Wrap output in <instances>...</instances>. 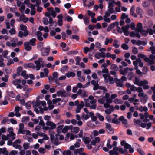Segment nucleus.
I'll list each match as a JSON object with an SVG mask.
<instances>
[{"label": "nucleus", "mask_w": 155, "mask_h": 155, "mask_svg": "<svg viewBox=\"0 0 155 155\" xmlns=\"http://www.w3.org/2000/svg\"><path fill=\"white\" fill-rule=\"evenodd\" d=\"M154 55L153 54H150L149 58L147 57L146 55L142 53H139L138 55V57L139 58L143 59L144 61L147 63V65L149 66L155 64V61L154 60Z\"/></svg>", "instance_id": "obj_1"}, {"label": "nucleus", "mask_w": 155, "mask_h": 155, "mask_svg": "<svg viewBox=\"0 0 155 155\" xmlns=\"http://www.w3.org/2000/svg\"><path fill=\"white\" fill-rule=\"evenodd\" d=\"M50 52V48H43L41 50V54L42 56H48Z\"/></svg>", "instance_id": "obj_2"}, {"label": "nucleus", "mask_w": 155, "mask_h": 155, "mask_svg": "<svg viewBox=\"0 0 155 155\" xmlns=\"http://www.w3.org/2000/svg\"><path fill=\"white\" fill-rule=\"evenodd\" d=\"M140 85L139 86H143V88L144 89H148L149 88V86L147 84H148V82L146 80L144 79L142 81H140Z\"/></svg>", "instance_id": "obj_3"}, {"label": "nucleus", "mask_w": 155, "mask_h": 155, "mask_svg": "<svg viewBox=\"0 0 155 155\" xmlns=\"http://www.w3.org/2000/svg\"><path fill=\"white\" fill-rule=\"evenodd\" d=\"M20 30L24 31V35L25 37L27 36L28 35L29 31L27 30V27L23 24L20 25Z\"/></svg>", "instance_id": "obj_4"}, {"label": "nucleus", "mask_w": 155, "mask_h": 155, "mask_svg": "<svg viewBox=\"0 0 155 155\" xmlns=\"http://www.w3.org/2000/svg\"><path fill=\"white\" fill-rule=\"evenodd\" d=\"M133 121L134 122V125H140V123H141L140 124V126L143 128H145L146 127L147 125L146 123H143L142 122L141 120H140L139 119L136 120L135 119H134L133 120Z\"/></svg>", "instance_id": "obj_5"}, {"label": "nucleus", "mask_w": 155, "mask_h": 155, "mask_svg": "<svg viewBox=\"0 0 155 155\" xmlns=\"http://www.w3.org/2000/svg\"><path fill=\"white\" fill-rule=\"evenodd\" d=\"M57 94L58 96H61V97H66L68 96V94L65 90L64 89H61L57 91Z\"/></svg>", "instance_id": "obj_6"}, {"label": "nucleus", "mask_w": 155, "mask_h": 155, "mask_svg": "<svg viewBox=\"0 0 155 155\" xmlns=\"http://www.w3.org/2000/svg\"><path fill=\"white\" fill-rule=\"evenodd\" d=\"M114 5L111 2H109L108 3V6L107 11L110 12V13H113L114 12Z\"/></svg>", "instance_id": "obj_7"}, {"label": "nucleus", "mask_w": 155, "mask_h": 155, "mask_svg": "<svg viewBox=\"0 0 155 155\" xmlns=\"http://www.w3.org/2000/svg\"><path fill=\"white\" fill-rule=\"evenodd\" d=\"M46 124L50 127L49 128L50 129H54L56 128V124L51 121H47L46 123Z\"/></svg>", "instance_id": "obj_8"}, {"label": "nucleus", "mask_w": 155, "mask_h": 155, "mask_svg": "<svg viewBox=\"0 0 155 155\" xmlns=\"http://www.w3.org/2000/svg\"><path fill=\"white\" fill-rule=\"evenodd\" d=\"M25 49L27 51H30L32 49V47L30 45L28 42H26L24 43Z\"/></svg>", "instance_id": "obj_9"}, {"label": "nucleus", "mask_w": 155, "mask_h": 155, "mask_svg": "<svg viewBox=\"0 0 155 155\" xmlns=\"http://www.w3.org/2000/svg\"><path fill=\"white\" fill-rule=\"evenodd\" d=\"M8 131L9 133V134H7L8 136L11 137V136L15 135V134L13 133V129L12 127H10L8 128Z\"/></svg>", "instance_id": "obj_10"}, {"label": "nucleus", "mask_w": 155, "mask_h": 155, "mask_svg": "<svg viewBox=\"0 0 155 155\" xmlns=\"http://www.w3.org/2000/svg\"><path fill=\"white\" fill-rule=\"evenodd\" d=\"M115 82L116 83V85L117 87H122L123 86V82H121L120 79L117 78H114Z\"/></svg>", "instance_id": "obj_11"}, {"label": "nucleus", "mask_w": 155, "mask_h": 155, "mask_svg": "<svg viewBox=\"0 0 155 155\" xmlns=\"http://www.w3.org/2000/svg\"><path fill=\"white\" fill-rule=\"evenodd\" d=\"M60 46L63 48V51H66L69 49V47H66V44L64 42H61L60 44Z\"/></svg>", "instance_id": "obj_12"}, {"label": "nucleus", "mask_w": 155, "mask_h": 155, "mask_svg": "<svg viewBox=\"0 0 155 155\" xmlns=\"http://www.w3.org/2000/svg\"><path fill=\"white\" fill-rule=\"evenodd\" d=\"M139 116L141 119L143 120L144 119V117L147 118L149 117V115L148 113L147 112H145L144 114H143L142 113H140L139 114Z\"/></svg>", "instance_id": "obj_13"}, {"label": "nucleus", "mask_w": 155, "mask_h": 155, "mask_svg": "<svg viewBox=\"0 0 155 155\" xmlns=\"http://www.w3.org/2000/svg\"><path fill=\"white\" fill-rule=\"evenodd\" d=\"M118 120L120 121H121L124 124L126 125L127 124V120L124 118V117L123 116L119 117Z\"/></svg>", "instance_id": "obj_14"}, {"label": "nucleus", "mask_w": 155, "mask_h": 155, "mask_svg": "<svg viewBox=\"0 0 155 155\" xmlns=\"http://www.w3.org/2000/svg\"><path fill=\"white\" fill-rule=\"evenodd\" d=\"M129 69V68L128 67L125 68L124 70L120 69L119 72L121 74L123 75H125L128 71V69Z\"/></svg>", "instance_id": "obj_15"}, {"label": "nucleus", "mask_w": 155, "mask_h": 155, "mask_svg": "<svg viewBox=\"0 0 155 155\" xmlns=\"http://www.w3.org/2000/svg\"><path fill=\"white\" fill-rule=\"evenodd\" d=\"M89 116L91 117L92 121H96L97 120V117L94 115V114L92 112L89 113Z\"/></svg>", "instance_id": "obj_16"}, {"label": "nucleus", "mask_w": 155, "mask_h": 155, "mask_svg": "<svg viewBox=\"0 0 155 155\" xmlns=\"http://www.w3.org/2000/svg\"><path fill=\"white\" fill-rule=\"evenodd\" d=\"M73 128V126L72 125L70 126H66L64 127V128L62 129V131L64 132L65 131V132H66L68 130H72Z\"/></svg>", "instance_id": "obj_17"}, {"label": "nucleus", "mask_w": 155, "mask_h": 155, "mask_svg": "<svg viewBox=\"0 0 155 155\" xmlns=\"http://www.w3.org/2000/svg\"><path fill=\"white\" fill-rule=\"evenodd\" d=\"M137 26L138 27L136 31L137 32H140V31L143 29L142 24L141 23H138L137 24Z\"/></svg>", "instance_id": "obj_18"}, {"label": "nucleus", "mask_w": 155, "mask_h": 155, "mask_svg": "<svg viewBox=\"0 0 155 155\" xmlns=\"http://www.w3.org/2000/svg\"><path fill=\"white\" fill-rule=\"evenodd\" d=\"M36 41V39L35 38H33L30 40L28 42L29 44L32 46H35L36 45L35 42Z\"/></svg>", "instance_id": "obj_19"}, {"label": "nucleus", "mask_w": 155, "mask_h": 155, "mask_svg": "<svg viewBox=\"0 0 155 155\" xmlns=\"http://www.w3.org/2000/svg\"><path fill=\"white\" fill-rule=\"evenodd\" d=\"M66 76L68 78H70L71 77H74L75 76V73L73 72H68L65 74Z\"/></svg>", "instance_id": "obj_20"}, {"label": "nucleus", "mask_w": 155, "mask_h": 155, "mask_svg": "<svg viewBox=\"0 0 155 155\" xmlns=\"http://www.w3.org/2000/svg\"><path fill=\"white\" fill-rule=\"evenodd\" d=\"M138 109L139 111L141 112H143V111L146 112H147L148 110V108L146 106H141Z\"/></svg>", "instance_id": "obj_21"}, {"label": "nucleus", "mask_w": 155, "mask_h": 155, "mask_svg": "<svg viewBox=\"0 0 155 155\" xmlns=\"http://www.w3.org/2000/svg\"><path fill=\"white\" fill-rule=\"evenodd\" d=\"M24 67L25 68L29 67L32 68L33 69H35V66L32 63H29L28 64H24Z\"/></svg>", "instance_id": "obj_22"}, {"label": "nucleus", "mask_w": 155, "mask_h": 155, "mask_svg": "<svg viewBox=\"0 0 155 155\" xmlns=\"http://www.w3.org/2000/svg\"><path fill=\"white\" fill-rule=\"evenodd\" d=\"M111 70L114 71H117L119 70V68L117 65L115 64H111L110 67Z\"/></svg>", "instance_id": "obj_23"}, {"label": "nucleus", "mask_w": 155, "mask_h": 155, "mask_svg": "<svg viewBox=\"0 0 155 155\" xmlns=\"http://www.w3.org/2000/svg\"><path fill=\"white\" fill-rule=\"evenodd\" d=\"M82 140L86 144H88L91 141L90 138L88 137H83Z\"/></svg>", "instance_id": "obj_24"}, {"label": "nucleus", "mask_w": 155, "mask_h": 155, "mask_svg": "<svg viewBox=\"0 0 155 155\" xmlns=\"http://www.w3.org/2000/svg\"><path fill=\"white\" fill-rule=\"evenodd\" d=\"M108 82H109V83L110 84H113L115 82L114 79L113 77L110 76V75H109V77L108 78Z\"/></svg>", "instance_id": "obj_25"}, {"label": "nucleus", "mask_w": 155, "mask_h": 155, "mask_svg": "<svg viewBox=\"0 0 155 155\" xmlns=\"http://www.w3.org/2000/svg\"><path fill=\"white\" fill-rule=\"evenodd\" d=\"M48 9H49L52 10L51 12V15L52 16L53 18H54L56 15V12L53 10V7L48 8Z\"/></svg>", "instance_id": "obj_26"}, {"label": "nucleus", "mask_w": 155, "mask_h": 155, "mask_svg": "<svg viewBox=\"0 0 155 155\" xmlns=\"http://www.w3.org/2000/svg\"><path fill=\"white\" fill-rule=\"evenodd\" d=\"M23 18L22 19L21 17L20 18V21H23L24 23H26L28 20V17H26L25 15H23Z\"/></svg>", "instance_id": "obj_27"}, {"label": "nucleus", "mask_w": 155, "mask_h": 155, "mask_svg": "<svg viewBox=\"0 0 155 155\" xmlns=\"http://www.w3.org/2000/svg\"><path fill=\"white\" fill-rule=\"evenodd\" d=\"M130 25L127 24L125 26H122L121 27L122 32H124L125 31H127L129 28Z\"/></svg>", "instance_id": "obj_28"}, {"label": "nucleus", "mask_w": 155, "mask_h": 155, "mask_svg": "<svg viewBox=\"0 0 155 155\" xmlns=\"http://www.w3.org/2000/svg\"><path fill=\"white\" fill-rule=\"evenodd\" d=\"M8 95L11 97L14 98L15 96V94L13 93V91H7Z\"/></svg>", "instance_id": "obj_29"}, {"label": "nucleus", "mask_w": 155, "mask_h": 155, "mask_svg": "<svg viewBox=\"0 0 155 155\" xmlns=\"http://www.w3.org/2000/svg\"><path fill=\"white\" fill-rule=\"evenodd\" d=\"M109 75H110L109 74H103V77L104 79V82L105 83H107L108 82V79L107 78H108Z\"/></svg>", "instance_id": "obj_30"}, {"label": "nucleus", "mask_w": 155, "mask_h": 155, "mask_svg": "<svg viewBox=\"0 0 155 155\" xmlns=\"http://www.w3.org/2000/svg\"><path fill=\"white\" fill-rule=\"evenodd\" d=\"M143 6L144 7H149L150 5V3L148 1H144L142 4Z\"/></svg>", "instance_id": "obj_31"}, {"label": "nucleus", "mask_w": 155, "mask_h": 155, "mask_svg": "<svg viewBox=\"0 0 155 155\" xmlns=\"http://www.w3.org/2000/svg\"><path fill=\"white\" fill-rule=\"evenodd\" d=\"M13 146L15 149H18L21 150L22 148V147L20 145H18L16 143H13Z\"/></svg>", "instance_id": "obj_32"}, {"label": "nucleus", "mask_w": 155, "mask_h": 155, "mask_svg": "<svg viewBox=\"0 0 155 155\" xmlns=\"http://www.w3.org/2000/svg\"><path fill=\"white\" fill-rule=\"evenodd\" d=\"M110 1L113 4H115L117 5H118L120 7L121 6V3L119 1H117V2H116L114 0H110Z\"/></svg>", "instance_id": "obj_33"}, {"label": "nucleus", "mask_w": 155, "mask_h": 155, "mask_svg": "<svg viewBox=\"0 0 155 155\" xmlns=\"http://www.w3.org/2000/svg\"><path fill=\"white\" fill-rule=\"evenodd\" d=\"M87 13L88 15L90 16L91 18L94 17L95 14L94 12H92L90 10H88L87 11Z\"/></svg>", "instance_id": "obj_34"}, {"label": "nucleus", "mask_w": 155, "mask_h": 155, "mask_svg": "<svg viewBox=\"0 0 155 155\" xmlns=\"http://www.w3.org/2000/svg\"><path fill=\"white\" fill-rule=\"evenodd\" d=\"M142 35L146 36L147 35L148 33L147 32V30H145L143 29L142 30L140 31V32H139Z\"/></svg>", "instance_id": "obj_35"}, {"label": "nucleus", "mask_w": 155, "mask_h": 155, "mask_svg": "<svg viewBox=\"0 0 155 155\" xmlns=\"http://www.w3.org/2000/svg\"><path fill=\"white\" fill-rule=\"evenodd\" d=\"M79 128L78 127H73V129L72 130V131L73 133H74L75 134H76L79 132Z\"/></svg>", "instance_id": "obj_36"}, {"label": "nucleus", "mask_w": 155, "mask_h": 155, "mask_svg": "<svg viewBox=\"0 0 155 155\" xmlns=\"http://www.w3.org/2000/svg\"><path fill=\"white\" fill-rule=\"evenodd\" d=\"M118 41L117 40H115L113 43V46L116 48H118L120 47V45L118 44Z\"/></svg>", "instance_id": "obj_37"}, {"label": "nucleus", "mask_w": 155, "mask_h": 155, "mask_svg": "<svg viewBox=\"0 0 155 155\" xmlns=\"http://www.w3.org/2000/svg\"><path fill=\"white\" fill-rule=\"evenodd\" d=\"M71 152L68 150L66 151H64L62 153L63 155H71Z\"/></svg>", "instance_id": "obj_38"}, {"label": "nucleus", "mask_w": 155, "mask_h": 155, "mask_svg": "<svg viewBox=\"0 0 155 155\" xmlns=\"http://www.w3.org/2000/svg\"><path fill=\"white\" fill-rule=\"evenodd\" d=\"M147 14L150 16H152L153 15V10L150 9L148 10L147 12Z\"/></svg>", "instance_id": "obj_39"}, {"label": "nucleus", "mask_w": 155, "mask_h": 155, "mask_svg": "<svg viewBox=\"0 0 155 155\" xmlns=\"http://www.w3.org/2000/svg\"><path fill=\"white\" fill-rule=\"evenodd\" d=\"M121 47L124 50H127L129 49V47L126 44H122L121 45Z\"/></svg>", "instance_id": "obj_40"}, {"label": "nucleus", "mask_w": 155, "mask_h": 155, "mask_svg": "<svg viewBox=\"0 0 155 155\" xmlns=\"http://www.w3.org/2000/svg\"><path fill=\"white\" fill-rule=\"evenodd\" d=\"M134 84L139 86L141 84H140V81H139V80L137 77H135V81L134 82Z\"/></svg>", "instance_id": "obj_41"}, {"label": "nucleus", "mask_w": 155, "mask_h": 155, "mask_svg": "<svg viewBox=\"0 0 155 155\" xmlns=\"http://www.w3.org/2000/svg\"><path fill=\"white\" fill-rule=\"evenodd\" d=\"M112 122L116 124H118L120 123L118 119L116 117H114L112 119Z\"/></svg>", "instance_id": "obj_42"}, {"label": "nucleus", "mask_w": 155, "mask_h": 155, "mask_svg": "<svg viewBox=\"0 0 155 155\" xmlns=\"http://www.w3.org/2000/svg\"><path fill=\"white\" fill-rule=\"evenodd\" d=\"M89 18L87 16H85L83 20L85 24H89Z\"/></svg>", "instance_id": "obj_43"}, {"label": "nucleus", "mask_w": 155, "mask_h": 155, "mask_svg": "<svg viewBox=\"0 0 155 155\" xmlns=\"http://www.w3.org/2000/svg\"><path fill=\"white\" fill-rule=\"evenodd\" d=\"M81 58L80 56H77L75 59V61H76V65H80V62L81 60Z\"/></svg>", "instance_id": "obj_44"}, {"label": "nucleus", "mask_w": 155, "mask_h": 155, "mask_svg": "<svg viewBox=\"0 0 155 155\" xmlns=\"http://www.w3.org/2000/svg\"><path fill=\"white\" fill-rule=\"evenodd\" d=\"M30 143H25L23 145V147L25 150L28 149L29 147Z\"/></svg>", "instance_id": "obj_45"}, {"label": "nucleus", "mask_w": 155, "mask_h": 155, "mask_svg": "<svg viewBox=\"0 0 155 155\" xmlns=\"http://www.w3.org/2000/svg\"><path fill=\"white\" fill-rule=\"evenodd\" d=\"M72 38L73 39H75L76 40L78 41L79 39V37L78 35H72Z\"/></svg>", "instance_id": "obj_46"}, {"label": "nucleus", "mask_w": 155, "mask_h": 155, "mask_svg": "<svg viewBox=\"0 0 155 155\" xmlns=\"http://www.w3.org/2000/svg\"><path fill=\"white\" fill-rule=\"evenodd\" d=\"M9 78V76L7 75H5V77L2 78H1L2 80L4 81L5 82H7L8 81V78Z\"/></svg>", "instance_id": "obj_47"}, {"label": "nucleus", "mask_w": 155, "mask_h": 155, "mask_svg": "<svg viewBox=\"0 0 155 155\" xmlns=\"http://www.w3.org/2000/svg\"><path fill=\"white\" fill-rule=\"evenodd\" d=\"M2 153L5 155H8L9 152L8 151L6 150V148L4 147L3 148V150Z\"/></svg>", "instance_id": "obj_48"}, {"label": "nucleus", "mask_w": 155, "mask_h": 155, "mask_svg": "<svg viewBox=\"0 0 155 155\" xmlns=\"http://www.w3.org/2000/svg\"><path fill=\"white\" fill-rule=\"evenodd\" d=\"M8 120V118L7 117H5L3 118V120L2 121L1 123L2 124H5Z\"/></svg>", "instance_id": "obj_49"}, {"label": "nucleus", "mask_w": 155, "mask_h": 155, "mask_svg": "<svg viewBox=\"0 0 155 155\" xmlns=\"http://www.w3.org/2000/svg\"><path fill=\"white\" fill-rule=\"evenodd\" d=\"M43 22L44 25H47L48 23V19L46 17H44L43 18Z\"/></svg>", "instance_id": "obj_50"}, {"label": "nucleus", "mask_w": 155, "mask_h": 155, "mask_svg": "<svg viewBox=\"0 0 155 155\" xmlns=\"http://www.w3.org/2000/svg\"><path fill=\"white\" fill-rule=\"evenodd\" d=\"M147 33H149V34L150 35H152L153 34V30L151 28H147Z\"/></svg>", "instance_id": "obj_51"}, {"label": "nucleus", "mask_w": 155, "mask_h": 155, "mask_svg": "<svg viewBox=\"0 0 155 155\" xmlns=\"http://www.w3.org/2000/svg\"><path fill=\"white\" fill-rule=\"evenodd\" d=\"M30 102V101H28L24 104V106H26V108L28 109H30L31 108V105L29 104Z\"/></svg>", "instance_id": "obj_52"}, {"label": "nucleus", "mask_w": 155, "mask_h": 155, "mask_svg": "<svg viewBox=\"0 0 155 155\" xmlns=\"http://www.w3.org/2000/svg\"><path fill=\"white\" fill-rule=\"evenodd\" d=\"M132 52L134 54H137L138 53V51L137 48L135 47H133Z\"/></svg>", "instance_id": "obj_53"}, {"label": "nucleus", "mask_w": 155, "mask_h": 155, "mask_svg": "<svg viewBox=\"0 0 155 155\" xmlns=\"http://www.w3.org/2000/svg\"><path fill=\"white\" fill-rule=\"evenodd\" d=\"M148 97L147 94H145L143 97V98H141V99L143 101L146 102L148 99Z\"/></svg>", "instance_id": "obj_54"}, {"label": "nucleus", "mask_w": 155, "mask_h": 155, "mask_svg": "<svg viewBox=\"0 0 155 155\" xmlns=\"http://www.w3.org/2000/svg\"><path fill=\"white\" fill-rule=\"evenodd\" d=\"M18 153V152L15 150H13L10 152L9 155H16Z\"/></svg>", "instance_id": "obj_55"}, {"label": "nucleus", "mask_w": 155, "mask_h": 155, "mask_svg": "<svg viewBox=\"0 0 155 155\" xmlns=\"http://www.w3.org/2000/svg\"><path fill=\"white\" fill-rule=\"evenodd\" d=\"M128 15H126L125 13H123L121 16V19L122 20H124V19L127 18L128 17Z\"/></svg>", "instance_id": "obj_56"}, {"label": "nucleus", "mask_w": 155, "mask_h": 155, "mask_svg": "<svg viewBox=\"0 0 155 155\" xmlns=\"http://www.w3.org/2000/svg\"><path fill=\"white\" fill-rule=\"evenodd\" d=\"M44 72L45 73V75L46 77H48V75L49 71L48 69L46 68L44 69Z\"/></svg>", "instance_id": "obj_57"}, {"label": "nucleus", "mask_w": 155, "mask_h": 155, "mask_svg": "<svg viewBox=\"0 0 155 155\" xmlns=\"http://www.w3.org/2000/svg\"><path fill=\"white\" fill-rule=\"evenodd\" d=\"M54 144L55 145H58L60 143H59L58 139L57 137L54 139Z\"/></svg>", "instance_id": "obj_58"}, {"label": "nucleus", "mask_w": 155, "mask_h": 155, "mask_svg": "<svg viewBox=\"0 0 155 155\" xmlns=\"http://www.w3.org/2000/svg\"><path fill=\"white\" fill-rule=\"evenodd\" d=\"M29 117L27 116L26 117H23L22 120V122L24 123L25 122H26V121H29Z\"/></svg>", "instance_id": "obj_59"}, {"label": "nucleus", "mask_w": 155, "mask_h": 155, "mask_svg": "<svg viewBox=\"0 0 155 155\" xmlns=\"http://www.w3.org/2000/svg\"><path fill=\"white\" fill-rule=\"evenodd\" d=\"M103 73L108 74H109V71L108 69L107 68H103L102 71Z\"/></svg>", "instance_id": "obj_60"}, {"label": "nucleus", "mask_w": 155, "mask_h": 155, "mask_svg": "<svg viewBox=\"0 0 155 155\" xmlns=\"http://www.w3.org/2000/svg\"><path fill=\"white\" fill-rule=\"evenodd\" d=\"M52 75L55 79H57L58 77V74L57 72H54L53 73Z\"/></svg>", "instance_id": "obj_61"}, {"label": "nucleus", "mask_w": 155, "mask_h": 155, "mask_svg": "<svg viewBox=\"0 0 155 155\" xmlns=\"http://www.w3.org/2000/svg\"><path fill=\"white\" fill-rule=\"evenodd\" d=\"M150 50L153 54H155V47L154 46H151L150 48Z\"/></svg>", "instance_id": "obj_62"}, {"label": "nucleus", "mask_w": 155, "mask_h": 155, "mask_svg": "<svg viewBox=\"0 0 155 155\" xmlns=\"http://www.w3.org/2000/svg\"><path fill=\"white\" fill-rule=\"evenodd\" d=\"M130 89L132 91H136L137 90V87L133 85H132Z\"/></svg>", "instance_id": "obj_63"}, {"label": "nucleus", "mask_w": 155, "mask_h": 155, "mask_svg": "<svg viewBox=\"0 0 155 155\" xmlns=\"http://www.w3.org/2000/svg\"><path fill=\"white\" fill-rule=\"evenodd\" d=\"M78 80L80 82H84L85 80V77L84 76H81L79 77Z\"/></svg>", "instance_id": "obj_64"}]
</instances>
